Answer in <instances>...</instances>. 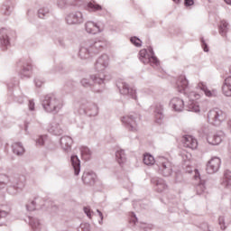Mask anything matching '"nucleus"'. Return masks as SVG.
I'll use <instances>...</instances> for the list:
<instances>
[{
	"label": "nucleus",
	"instance_id": "1",
	"mask_svg": "<svg viewBox=\"0 0 231 231\" xmlns=\"http://www.w3.org/2000/svg\"><path fill=\"white\" fill-rule=\"evenodd\" d=\"M108 66L109 56L106 54L101 55L95 64V69L97 71V74L90 76L92 82H94L92 89L95 93H102L106 89V82L109 80L107 74H106V68Z\"/></svg>",
	"mask_w": 231,
	"mask_h": 231
},
{
	"label": "nucleus",
	"instance_id": "22",
	"mask_svg": "<svg viewBox=\"0 0 231 231\" xmlns=\"http://www.w3.org/2000/svg\"><path fill=\"white\" fill-rule=\"evenodd\" d=\"M9 33L10 31H8V29H0V44L3 48H8V46H10V37H8Z\"/></svg>",
	"mask_w": 231,
	"mask_h": 231
},
{
	"label": "nucleus",
	"instance_id": "50",
	"mask_svg": "<svg viewBox=\"0 0 231 231\" xmlns=\"http://www.w3.org/2000/svg\"><path fill=\"white\" fill-rule=\"evenodd\" d=\"M10 216V211L0 210V219H6Z\"/></svg>",
	"mask_w": 231,
	"mask_h": 231
},
{
	"label": "nucleus",
	"instance_id": "34",
	"mask_svg": "<svg viewBox=\"0 0 231 231\" xmlns=\"http://www.w3.org/2000/svg\"><path fill=\"white\" fill-rule=\"evenodd\" d=\"M116 160L119 165H122V163H125V151L124 150H117L116 152Z\"/></svg>",
	"mask_w": 231,
	"mask_h": 231
},
{
	"label": "nucleus",
	"instance_id": "5",
	"mask_svg": "<svg viewBox=\"0 0 231 231\" xmlns=\"http://www.w3.org/2000/svg\"><path fill=\"white\" fill-rule=\"evenodd\" d=\"M139 60H141L143 64H150V66L153 68L160 66V60L154 56V51H152V47H149L148 50L143 49L139 51Z\"/></svg>",
	"mask_w": 231,
	"mask_h": 231
},
{
	"label": "nucleus",
	"instance_id": "39",
	"mask_svg": "<svg viewBox=\"0 0 231 231\" xmlns=\"http://www.w3.org/2000/svg\"><path fill=\"white\" fill-rule=\"evenodd\" d=\"M10 181V177L6 174H0V190L5 189L8 182Z\"/></svg>",
	"mask_w": 231,
	"mask_h": 231
},
{
	"label": "nucleus",
	"instance_id": "12",
	"mask_svg": "<svg viewBox=\"0 0 231 231\" xmlns=\"http://www.w3.org/2000/svg\"><path fill=\"white\" fill-rule=\"evenodd\" d=\"M219 167H221V159L218 157H212L207 164L206 171L208 174H216V172L219 171Z\"/></svg>",
	"mask_w": 231,
	"mask_h": 231
},
{
	"label": "nucleus",
	"instance_id": "42",
	"mask_svg": "<svg viewBox=\"0 0 231 231\" xmlns=\"http://www.w3.org/2000/svg\"><path fill=\"white\" fill-rule=\"evenodd\" d=\"M46 140H48V136L46 135H40L36 140V145H39L40 147H42L44 143H46Z\"/></svg>",
	"mask_w": 231,
	"mask_h": 231
},
{
	"label": "nucleus",
	"instance_id": "28",
	"mask_svg": "<svg viewBox=\"0 0 231 231\" xmlns=\"http://www.w3.org/2000/svg\"><path fill=\"white\" fill-rule=\"evenodd\" d=\"M222 92L225 97H231V76L227 77L222 85Z\"/></svg>",
	"mask_w": 231,
	"mask_h": 231
},
{
	"label": "nucleus",
	"instance_id": "37",
	"mask_svg": "<svg viewBox=\"0 0 231 231\" xmlns=\"http://www.w3.org/2000/svg\"><path fill=\"white\" fill-rule=\"evenodd\" d=\"M143 161L144 165H154V163H156V159H154V157L149 153H145L143 155Z\"/></svg>",
	"mask_w": 231,
	"mask_h": 231
},
{
	"label": "nucleus",
	"instance_id": "15",
	"mask_svg": "<svg viewBox=\"0 0 231 231\" xmlns=\"http://www.w3.org/2000/svg\"><path fill=\"white\" fill-rule=\"evenodd\" d=\"M153 115L156 124H163V119L165 118V115L163 114V104L156 103L153 106Z\"/></svg>",
	"mask_w": 231,
	"mask_h": 231
},
{
	"label": "nucleus",
	"instance_id": "24",
	"mask_svg": "<svg viewBox=\"0 0 231 231\" xmlns=\"http://www.w3.org/2000/svg\"><path fill=\"white\" fill-rule=\"evenodd\" d=\"M171 107H172L175 111L178 113L183 111V108L185 107V102H183V99L180 97H173L170 102Z\"/></svg>",
	"mask_w": 231,
	"mask_h": 231
},
{
	"label": "nucleus",
	"instance_id": "33",
	"mask_svg": "<svg viewBox=\"0 0 231 231\" xmlns=\"http://www.w3.org/2000/svg\"><path fill=\"white\" fill-rule=\"evenodd\" d=\"M29 225L30 226H32V230H41V226H42V225L41 224V220L33 217H29Z\"/></svg>",
	"mask_w": 231,
	"mask_h": 231
},
{
	"label": "nucleus",
	"instance_id": "57",
	"mask_svg": "<svg viewBox=\"0 0 231 231\" xmlns=\"http://www.w3.org/2000/svg\"><path fill=\"white\" fill-rule=\"evenodd\" d=\"M58 42L60 46H64V39L62 38H58Z\"/></svg>",
	"mask_w": 231,
	"mask_h": 231
},
{
	"label": "nucleus",
	"instance_id": "8",
	"mask_svg": "<svg viewBox=\"0 0 231 231\" xmlns=\"http://www.w3.org/2000/svg\"><path fill=\"white\" fill-rule=\"evenodd\" d=\"M136 120H138V116L136 114H130L121 117L123 125H125L128 131H132L133 133L138 131V123Z\"/></svg>",
	"mask_w": 231,
	"mask_h": 231
},
{
	"label": "nucleus",
	"instance_id": "18",
	"mask_svg": "<svg viewBox=\"0 0 231 231\" xmlns=\"http://www.w3.org/2000/svg\"><path fill=\"white\" fill-rule=\"evenodd\" d=\"M151 182L152 185H154V189L157 192H166L167 189H169L167 183L162 178L153 177L152 178Z\"/></svg>",
	"mask_w": 231,
	"mask_h": 231
},
{
	"label": "nucleus",
	"instance_id": "26",
	"mask_svg": "<svg viewBox=\"0 0 231 231\" xmlns=\"http://www.w3.org/2000/svg\"><path fill=\"white\" fill-rule=\"evenodd\" d=\"M70 163L74 171L75 176H79V174H80V159H79V156L77 155L70 156Z\"/></svg>",
	"mask_w": 231,
	"mask_h": 231
},
{
	"label": "nucleus",
	"instance_id": "13",
	"mask_svg": "<svg viewBox=\"0 0 231 231\" xmlns=\"http://www.w3.org/2000/svg\"><path fill=\"white\" fill-rule=\"evenodd\" d=\"M177 91L179 93H189L190 91V86L189 85V80L185 76H180L176 83Z\"/></svg>",
	"mask_w": 231,
	"mask_h": 231
},
{
	"label": "nucleus",
	"instance_id": "55",
	"mask_svg": "<svg viewBox=\"0 0 231 231\" xmlns=\"http://www.w3.org/2000/svg\"><path fill=\"white\" fill-rule=\"evenodd\" d=\"M185 6H192L194 5V0H184Z\"/></svg>",
	"mask_w": 231,
	"mask_h": 231
},
{
	"label": "nucleus",
	"instance_id": "29",
	"mask_svg": "<svg viewBox=\"0 0 231 231\" xmlns=\"http://www.w3.org/2000/svg\"><path fill=\"white\" fill-rule=\"evenodd\" d=\"M39 19H46L50 16V7L48 5H41L37 11Z\"/></svg>",
	"mask_w": 231,
	"mask_h": 231
},
{
	"label": "nucleus",
	"instance_id": "59",
	"mask_svg": "<svg viewBox=\"0 0 231 231\" xmlns=\"http://www.w3.org/2000/svg\"><path fill=\"white\" fill-rule=\"evenodd\" d=\"M225 3H226V5H231V0H224Z\"/></svg>",
	"mask_w": 231,
	"mask_h": 231
},
{
	"label": "nucleus",
	"instance_id": "2",
	"mask_svg": "<svg viewBox=\"0 0 231 231\" xmlns=\"http://www.w3.org/2000/svg\"><path fill=\"white\" fill-rule=\"evenodd\" d=\"M107 44L109 43L103 37L84 42L79 47V57L82 60H88L95 55H98L104 48H107Z\"/></svg>",
	"mask_w": 231,
	"mask_h": 231
},
{
	"label": "nucleus",
	"instance_id": "41",
	"mask_svg": "<svg viewBox=\"0 0 231 231\" xmlns=\"http://www.w3.org/2000/svg\"><path fill=\"white\" fill-rule=\"evenodd\" d=\"M218 225L220 226L221 230H225L226 228L228 222L226 221V218H225V216H220L218 217Z\"/></svg>",
	"mask_w": 231,
	"mask_h": 231
},
{
	"label": "nucleus",
	"instance_id": "32",
	"mask_svg": "<svg viewBox=\"0 0 231 231\" xmlns=\"http://www.w3.org/2000/svg\"><path fill=\"white\" fill-rule=\"evenodd\" d=\"M81 158L88 162V160H91V155L93 152L88 146H81L80 147Z\"/></svg>",
	"mask_w": 231,
	"mask_h": 231
},
{
	"label": "nucleus",
	"instance_id": "25",
	"mask_svg": "<svg viewBox=\"0 0 231 231\" xmlns=\"http://www.w3.org/2000/svg\"><path fill=\"white\" fill-rule=\"evenodd\" d=\"M82 181L86 185H94L97 181V174L93 171H85L82 175Z\"/></svg>",
	"mask_w": 231,
	"mask_h": 231
},
{
	"label": "nucleus",
	"instance_id": "60",
	"mask_svg": "<svg viewBox=\"0 0 231 231\" xmlns=\"http://www.w3.org/2000/svg\"><path fill=\"white\" fill-rule=\"evenodd\" d=\"M174 3H180V0H173Z\"/></svg>",
	"mask_w": 231,
	"mask_h": 231
},
{
	"label": "nucleus",
	"instance_id": "3",
	"mask_svg": "<svg viewBox=\"0 0 231 231\" xmlns=\"http://www.w3.org/2000/svg\"><path fill=\"white\" fill-rule=\"evenodd\" d=\"M42 106L45 113L57 115L60 113L62 107H64V101L55 94H49L45 96L42 102Z\"/></svg>",
	"mask_w": 231,
	"mask_h": 231
},
{
	"label": "nucleus",
	"instance_id": "10",
	"mask_svg": "<svg viewBox=\"0 0 231 231\" xmlns=\"http://www.w3.org/2000/svg\"><path fill=\"white\" fill-rule=\"evenodd\" d=\"M65 23L69 26H73L75 24H82V23H84V15L80 11L69 13L65 16Z\"/></svg>",
	"mask_w": 231,
	"mask_h": 231
},
{
	"label": "nucleus",
	"instance_id": "56",
	"mask_svg": "<svg viewBox=\"0 0 231 231\" xmlns=\"http://www.w3.org/2000/svg\"><path fill=\"white\" fill-rule=\"evenodd\" d=\"M201 43H202V48L204 51H208V46L207 45V42H205V40L202 39Z\"/></svg>",
	"mask_w": 231,
	"mask_h": 231
},
{
	"label": "nucleus",
	"instance_id": "54",
	"mask_svg": "<svg viewBox=\"0 0 231 231\" xmlns=\"http://www.w3.org/2000/svg\"><path fill=\"white\" fill-rule=\"evenodd\" d=\"M182 158L184 162H186V160H190L192 158V155L190 153L182 152Z\"/></svg>",
	"mask_w": 231,
	"mask_h": 231
},
{
	"label": "nucleus",
	"instance_id": "35",
	"mask_svg": "<svg viewBox=\"0 0 231 231\" xmlns=\"http://www.w3.org/2000/svg\"><path fill=\"white\" fill-rule=\"evenodd\" d=\"M87 10L88 12H101V10H104V8H102V5L97 4L96 2H90L87 5Z\"/></svg>",
	"mask_w": 231,
	"mask_h": 231
},
{
	"label": "nucleus",
	"instance_id": "49",
	"mask_svg": "<svg viewBox=\"0 0 231 231\" xmlns=\"http://www.w3.org/2000/svg\"><path fill=\"white\" fill-rule=\"evenodd\" d=\"M84 212H85L86 216H88V217H89V219H91V217H93V211L91 210V208H89L88 207H85Z\"/></svg>",
	"mask_w": 231,
	"mask_h": 231
},
{
	"label": "nucleus",
	"instance_id": "27",
	"mask_svg": "<svg viewBox=\"0 0 231 231\" xmlns=\"http://www.w3.org/2000/svg\"><path fill=\"white\" fill-rule=\"evenodd\" d=\"M197 88L199 89H201V91L204 92L206 97H216L217 95V90L214 89L211 91L210 89H208V87H207V84L204 82H199Z\"/></svg>",
	"mask_w": 231,
	"mask_h": 231
},
{
	"label": "nucleus",
	"instance_id": "38",
	"mask_svg": "<svg viewBox=\"0 0 231 231\" xmlns=\"http://www.w3.org/2000/svg\"><path fill=\"white\" fill-rule=\"evenodd\" d=\"M12 2H7L2 6V14L4 15H10L13 10Z\"/></svg>",
	"mask_w": 231,
	"mask_h": 231
},
{
	"label": "nucleus",
	"instance_id": "48",
	"mask_svg": "<svg viewBox=\"0 0 231 231\" xmlns=\"http://www.w3.org/2000/svg\"><path fill=\"white\" fill-rule=\"evenodd\" d=\"M66 5H68V0H58L57 1V6L59 8H64V7H66Z\"/></svg>",
	"mask_w": 231,
	"mask_h": 231
},
{
	"label": "nucleus",
	"instance_id": "20",
	"mask_svg": "<svg viewBox=\"0 0 231 231\" xmlns=\"http://www.w3.org/2000/svg\"><path fill=\"white\" fill-rule=\"evenodd\" d=\"M24 189V182L17 179L12 181L11 187L8 189V191L14 196L17 192H21Z\"/></svg>",
	"mask_w": 231,
	"mask_h": 231
},
{
	"label": "nucleus",
	"instance_id": "47",
	"mask_svg": "<svg viewBox=\"0 0 231 231\" xmlns=\"http://www.w3.org/2000/svg\"><path fill=\"white\" fill-rule=\"evenodd\" d=\"M80 83L83 88H91V82L88 79H82Z\"/></svg>",
	"mask_w": 231,
	"mask_h": 231
},
{
	"label": "nucleus",
	"instance_id": "46",
	"mask_svg": "<svg viewBox=\"0 0 231 231\" xmlns=\"http://www.w3.org/2000/svg\"><path fill=\"white\" fill-rule=\"evenodd\" d=\"M79 231H91V225H89L88 223L81 224Z\"/></svg>",
	"mask_w": 231,
	"mask_h": 231
},
{
	"label": "nucleus",
	"instance_id": "30",
	"mask_svg": "<svg viewBox=\"0 0 231 231\" xmlns=\"http://www.w3.org/2000/svg\"><path fill=\"white\" fill-rule=\"evenodd\" d=\"M222 187L225 189H230L231 187V171H226L224 173V177L221 181Z\"/></svg>",
	"mask_w": 231,
	"mask_h": 231
},
{
	"label": "nucleus",
	"instance_id": "7",
	"mask_svg": "<svg viewBox=\"0 0 231 231\" xmlns=\"http://www.w3.org/2000/svg\"><path fill=\"white\" fill-rule=\"evenodd\" d=\"M226 115L219 108H214L208 113V122L212 125H219L225 122Z\"/></svg>",
	"mask_w": 231,
	"mask_h": 231
},
{
	"label": "nucleus",
	"instance_id": "11",
	"mask_svg": "<svg viewBox=\"0 0 231 231\" xmlns=\"http://www.w3.org/2000/svg\"><path fill=\"white\" fill-rule=\"evenodd\" d=\"M202 133L207 135L208 143L210 145H219V143L223 141L222 133L212 134L209 132L208 127L207 126L202 128Z\"/></svg>",
	"mask_w": 231,
	"mask_h": 231
},
{
	"label": "nucleus",
	"instance_id": "61",
	"mask_svg": "<svg viewBox=\"0 0 231 231\" xmlns=\"http://www.w3.org/2000/svg\"><path fill=\"white\" fill-rule=\"evenodd\" d=\"M20 104H23V101H20Z\"/></svg>",
	"mask_w": 231,
	"mask_h": 231
},
{
	"label": "nucleus",
	"instance_id": "31",
	"mask_svg": "<svg viewBox=\"0 0 231 231\" xmlns=\"http://www.w3.org/2000/svg\"><path fill=\"white\" fill-rule=\"evenodd\" d=\"M13 152L17 156H23L24 154V146L21 143H14L12 144Z\"/></svg>",
	"mask_w": 231,
	"mask_h": 231
},
{
	"label": "nucleus",
	"instance_id": "6",
	"mask_svg": "<svg viewBox=\"0 0 231 231\" xmlns=\"http://www.w3.org/2000/svg\"><path fill=\"white\" fill-rule=\"evenodd\" d=\"M156 165L158 167V172L162 176L166 178L172 175V162L168 158L163 156H158L156 158Z\"/></svg>",
	"mask_w": 231,
	"mask_h": 231
},
{
	"label": "nucleus",
	"instance_id": "19",
	"mask_svg": "<svg viewBox=\"0 0 231 231\" xmlns=\"http://www.w3.org/2000/svg\"><path fill=\"white\" fill-rule=\"evenodd\" d=\"M47 130L51 133V134H54L55 136H60L64 133L62 129V125L57 121H51L47 126Z\"/></svg>",
	"mask_w": 231,
	"mask_h": 231
},
{
	"label": "nucleus",
	"instance_id": "40",
	"mask_svg": "<svg viewBox=\"0 0 231 231\" xmlns=\"http://www.w3.org/2000/svg\"><path fill=\"white\" fill-rule=\"evenodd\" d=\"M31 73H32V65L31 64L23 65V69L21 71V76L30 77Z\"/></svg>",
	"mask_w": 231,
	"mask_h": 231
},
{
	"label": "nucleus",
	"instance_id": "51",
	"mask_svg": "<svg viewBox=\"0 0 231 231\" xmlns=\"http://www.w3.org/2000/svg\"><path fill=\"white\" fill-rule=\"evenodd\" d=\"M34 84H35L36 88H42V84H44V81L41 79H35Z\"/></svg>",
	"mask_w": 231,
	"mask_h": 231
},
{
	"label": "nucleus",
	"instance_id": "53",
	"mask_svg": "<svg viewBox=\"0 0 231 231\" xmlns=\"http://www.w3.org/2000/svg\"><path fill=\"white\" fill-rule=\"evenodd\" d=\"M28 106L30 111H35V102H33V100H29Z\"/></svg>",
	"mask_w": 231,
	"mask_h": 231
},
{
	"label": "nucleus",
	"instance_id": "21",
	"mask_svg": "<svg viewBox=\"0 0 231 231\" xmlns=\"http://www.w3.org/2000/svg\"><path fill=\"white\" fill-rule=\"evenodd\" d=\"M60 147L65 152L71 151V145H73V139L70 136L65 135L60 140Z\"/></svg>",
	"mask_w": 231,
	"mask_h": 231
},
{
	"label": "nucleus",
	"instance_id": "36",
	"mask_svg": "<svg viewBox=\"0 0 231 231\" xmlns=\"http://www.w3.org/2000/svg\"><path fill=\"white\" fill-rule=\"evenodd\" d=\"M226 32H228V23H226L225 20H222L219 25V33L222 35V37H226Z\"/></svg>",
	"mask_w": 231,
	"mask_h": 231
},
{
	"label": "nucleus",
	"instance_id": "43",
	"mask_svg": "<svg viewBox=\"0 0 231 231\" xmlns=\"http://www.w3.org/2000/svg\"><path fill=\"white\" fill-rule=\"evenodd\" d=\"M132 44L134 46H136V48H140L142 46V40H140L138 37L134 36L130 39Z\"/></svg>",
	"mask_w": 231,
	"mask_h": 231
},
{
	"label": "nucleus",
	"instance_id": "16",
	"mask_svg": "<svg viewBox=\"0 0 231 231\" xmlns=\"http://www.w3.org/2000/svg\"><path fill=\"white\" fill-rule=\"evenodd\" d=\"M85 30L87 33H91L92 35H96V33H100L104 32V27L100 26V24L88 21L85 23Z\"/></svg>",
	"mask_w": 231,
	"mask_h": 231
},
{
	"label": "nucleus",
	"instance_id": "14",
	"mask_svg": "<svg viewBox=\"0 0 231 231\" xmlns=\"http://www.w3.org/2000/svg\"><path fill=\"white\" fill-rule=\"evenodd\" d=\"M194 179L196 181H198L195 187L196 193L199 196H201V194H205V190H207V187L205 186V183H207V181L201 179L199 175V171L198 170H195Z\"/></svg>",
	"mask_w": 231,
	"mask_h": 231
},
{
	"label": "nucleus",
	"instance_id": "9",
	"mask_svg": "<svg viewBox=\"0 0 231 231\" xmlns=\"http://www.w3.org/2000/svg\"><path fill=\"white\" fill-rule=\"evenodd\" d=\"M187 95L188 98L189 99V104L188 105V111H191L192 113H199L201 110L199 108V105L194 103V100H199L201 96L195 91H192V87H190V90L189 93H184Z\"/></svg>",
	"mask_w": 231,
	"mask_h": 231
},
{
	"label": "nucleus",
	"instance_id": "4",
	"mask_svg": "<svg viewBox=\"0 0 231 231\" xmlns=\"http://www.w3.org/2000/svg\"><path fill=\"white\" fill-rule=\"evenodd\" d=\"M79 113H83L88 118H95V116H98V105L88 101V99H82L79 104Z\"/></svg>",
	"mask_w": 231,
	"mask_h": 231
},
{
	"label": "nucleus",
	"instance_id": "44",
	"mask_svg": "<svg viewBox=\"0 0 231 231\" xmlns=\"http://www.w3.org/2000/svg\"><path fill=\"white\" fill-rule=\"evenodd\" d=\"M37 207V202H35V200H32L30 201L27 205H26V208L29 212H32L33 210H35Z\"/></svg>",
	"mask_w": 231,
	"mask_h": 231
},
{
	"label": "nucleus",
	"instance_id": "45",
	"mask_svg": "<svg viewBox=\"0 0 231 231\" xmlns=\"http://www.w3.org/2000/svg\"><path fill=\"white\" fill-rule=\"evenodd\" d=\"M141 228L144 231H151L152 228H154V226L151 224L143 223L141 224Z\"/></svg>",
	"mask_w": 231,
	"mask_h": 231
},
{
	"label": "nucleus",
	"instance_id": "52",
	"mask_svg": "<svg viewBox=\"0 0 231 231\" xmlns=\"http://www.w3.org/2000/svg\"><path fill=\"white\" fill-rule=\"evenodd\" d=\"M97 216L100 217L98 221L99 225H104V214L101 213L100 210L97 209Z\"/></svg>",
	"mask_w": 231,
	"mask_h": 231
},
{
	"label": "nucleus",
	"instance_id": "58",
	"mask_svg": "<svg viewBox=\"0 0 231 231\" xmlns=\"http://www.w3.org/2000/svg\"><path fill=\"white\" fill-rule=\"evenodd\" d=\"M84 125H85L84 122H80V123L78 124V127L79 129H84Z\"/></svg>",
	"mask_w": 231,
	"mask_h": 231
},
{
	"label": "nucleus",
	"instance_id": "17",
	"mask_svg": "<svg viewBox=\"0 0 231 231\" xmlns=\"http://www.w3.org/2000/svg\"><path fill=\"white\" fill-rule=\"evenodd\" d=\"M119 91L121 95H127L134 98V100H138V97L136 96V89L131 88L129 85L125 82L121 83L119 86Z\"/></svg>",
	"mask_w": 231,
	"mask_h": 231
},
{
	"label": "nucleus",
	"instance_id": "23",
	"mask_svg": "<svg viewBox=\"0 0 231 231\" xmlns=\"http://www.w3.org/2000/svg\"><path fill=\"white\" fill-rule=\"evenodd\" d=\"M183 144L184 147H187L188 149H198V140L194 138L192 135H186L183 137Z\"/></svg>",
	"mask_w": 231,
	"mask_h": 231
}]
</instances>
